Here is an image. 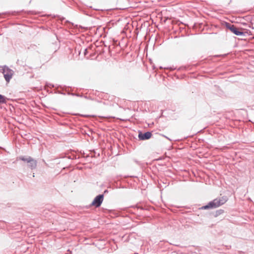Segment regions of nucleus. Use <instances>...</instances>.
<instances>
[{"instance_id": "nucleus-7", "label": "nucleus", "mask_w": 254, "mask_h": 254, "mask_svg": "<svg viewBox=\"0 0 254 254\" xmlns=\"http://www.w3.org/2000/svg\"><path fill=\"white\" fill-rule=\"evenodd\" d=\"M19 158L20 160L23 161L24 162H26L27 163H28L31 161V160L32 159V158L30 156H27V157L20 156V157H19Z\"/></svg>"}, {"instance_id": "nucleus-8", "label": "nucleus", "mask_w": 254, "mask_h": 254, "mask_svg": "<svg viewBox=\"0 0 254 254\" xmlns=\"http://www.w3.org/2000/svg\"><path fill=\"white\" fill-rule=\"evenodd\" d=\"M6 98L0 94V103H5L6 102Z\"/></svg>"}, {"instance_id": "nucleus-3", "label": "nucleus", "mask_w": 254, "mask_h": 254, "mask_svg": "<svg viewBox=\"0 0 254 254\" xmlns=\"http://www.w3.org/2000/svg\"><path fill=\"white\" fill-rule=\"evenodd\" d=\"M103 194H100L99 195H97L95 197V198L93 200L91 203L92 205L96 207H99L103 201Z\"/></svg>"}, {"instance_id": "nucleus-5", "label": "nucleus", "mask_w": 254, "mask_h": 254, "mask_svg": "<svg viewBox=\"0 0 254 254\" xmlns=\"http://www.w3.org/2000/svg\"><path fill=\"white\" fill-rule=\"evenodd\" d=\"M229 29L231 32H232L236 35L242 36L244 35V32L239 31V29L234 25H232V26L230 27Z\"/></svg>"}, {"instance_id": "nucleus-9", "label": "nucleus", "mask_w": 254, "mask_h": 254, "mask_svg": "<svg viewBox=\"0 0 254 254\" xmlns=\"http://www.w3.org/2000/svg\"><path fill=\"white\" fill-rule=\"evenodd\" d=\"M87 52V49H85L84 55L85 56Z\"/></svg>"}, {"instance_id": "nucleus-6", "label": "nucleus", "mask_w": 254, "mask_h": 254, "mask_svg": "<svg viewBox=\"0 0 254 254\" xmlns=\"http://www.w3.org/2000/svg\"><path fill=\"white\" fill-rule=\"evenodd\" d=\"M37 161L32 158L31 161L28 163V166L31 169L33 170L37 167Z\"/></svg>"}, {"instance_id": "nucleus-4", "label": "nucleus", "mask_w": 254, "mask_h": 254, "mask_svg": "<svg viewBox=\"0 0 254 254\" xmlns=\"http://www.w3.org/2000/svg\"><path fill=\"white\" fill-rule=\"evenodd\" d=\"M152 135V133L150 132H146L144 133H140L138 134V137L140 140H146L149 139Z\"/></svg>"}, {"instance_id": "nucleus-1", "label": "nucleus", "mask_w": 254, "mask_h": 254, "mask_svg": "<svg viewBox=\"0 0 254 254\" xmlns=\"http://www.w3.org/2000/svg\"><path fill=\"white\" fill-rule=\"evenodd\" d=\"M227 201L226 197L217 198L210 201L207 205L202 207V209H207L215 208L224 204Z\"/></svg>"}, {"instance_id": "nucleus-2", "label": "nucleus", "mask_w": 254, "mask_h": 254, "mask_svg": "<svg viewBox=\"0 0 254 254\" xmlns=\"http://www.w3.org/2000/svg\"><path fill=\"white\" fill-rule=\"evenodd\" d=\"M0 70L3 74L5 81L8 83L13 75V70L6 65L1 66Z\"/></svg>"}]
</instances>
